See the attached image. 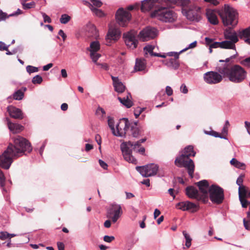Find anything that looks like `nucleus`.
Instances as JSON below:
<instances>
[{
  "instance_id": "obj_21",
  "label": "nucleus",
  "mask_w": 250,
  "mask_h": 250,
  "mask_svg": "<svg viewBox=\"0 0 250 250\" xmlns=\"http://www.w3.org/2000/svg\"><path fill=\"white\" fill-rule=\"evenodd\" d=\"M224 33L226 40H229L234 43L238 42V31L236 32L230 28H228L225 30Z\"/></svg>"
},
{
  "instance_id": "obj_27",
  "label": "nucleus",
  "mask_w": 250,
  "mask_h": 250,
  "mask_svg": "<svg viewBox=\"0 0 250 250\" xmlns=\"http://www.w3.org/2000/svg\"><path fill=\"white\" fill-rule=\"evenodd\" d=\"M131 95L129 93H127L124 97H118V99L121 104L127 108H130L133 105V102L131 100Z\"/></svg>"
},
{
  "instance_id": "obj_19",
  "label": "nucleus",
  "mask_w": 250,
  "mask_h": 250,
  "mask_svg": "<svg viewBox=\"0 0 250 250\" xmlns=\"http://www.w3.org/2000/svg\"><path fill=\"white\" fill-rule=\"evenodd\" d=\"M176 208L183 211L189 210L192 212L197 211L199 209L198 205L189 201H184L177 203Z\"/></svg>"
},
{
  "instance_id": "obj_43",
  "label": "nucleus",
  "mask_w": 250,
  "mask_h": 250,
  "mask_svg": "<svg viewBox=\"0 0 250 250\" xmlns=\"http://www.w3.org/2000/svg\"><path fill=\"white\" fill-rule=\"evenodd\" d=\"M43 81L42 78L39 75H37L34 77L32 80L33 84H41Z\"/></svg>"
},
{
  "instance_id": "obj_63",
  "label": "nucleus",
  "mask_w": 250,
  "mask_h": 250,
  "mask_svg": "<svg viewBox=\"0 0 250 250\" xmlns=\"http://www.w3.org/2000/svg\"><path fill=\"white\" fill-rule=\"evenodd\" d=\"M99 163L100 166L102 168H103L104 169H106L107 168L108 166L106 164V163H105L104 161H103L102 160H99Z\"/></svg>"
},
{
  "instance_id": "obj_53",
  "label": "nucleus",
  "mask_w": 250,
  "mask_h": 250,
  "mask_svg": "<svg viewBox=\"0 0 250 250\" xmlns=\"http://www.w3.org/2000/svg\"><path fill=\"white\" fill-rule=\"evenodd\" d=\"M93 6H95L97 7H100L102 5V2L100 0H91Z\"/></svg>"
},
{
  "instance_id": "obj_10",
  "label": "nucleus",
  "mask_w": 250,
  "mask_h": 250,
  "mask_svg": "<svg viewBox=\"0 0 250 250\" xmlns=\"http://www.w3.org/2000/svg\"><path fill=\"white\" fill-rule=\"evenodd\" d=\"M208 194L210 201L214 204H220L224 199L223 189L216 185L210 186Z\"/></svg>"
},
{
  "instance_id": "obj_6",
  "label": "nucleus",
  "mask_w": 250,
  "mask_h": 250,
  "mask_svg": "<svg viewBox=\"0 0 250 250\" xmlns=\"http://www.w3.org/2000/svg\"><path fill=\"white\" fill-rule=\"evenodd\" d=\"M146 141V139H142L134 144L130 141L122 143L121 149L125 160L129 163H136L137 160L132 155V149L135 150L137 148H139L140 146V144Z\"/></svg>"
},
{
  "instance_id": "obj_40",
  "label": "nucleus",
  "mask_w": 250,
  "mask_h": 250,
  "mask_svg": "<svg viewBox=\"0 0 250 250\" xmlns=\"http://www.w3.org/2000/svg\"><path fill=\"white\" fill-rule=\"evenodd\" d=\"M71 20V17L66 14H62L60 19V21L62 24L67 23Z\"/></svg>"
},
{
  "instance_id": "obj_32",
  "label": "nucleus",
  "mask_w": 250,
  "mask_h": 250,
  "mask_svg": "<svg viewBox=\"0 0 250 250\" xmlns=\"http://www.w3.org/2000/svg\"><path fill=\"white\" fill-rule=\"evenodd\" d=\"M221 48L233 49L235 50V52H237L235 43L228 40L221 42Z\"/></svg>"
},
{
  "instance_id": "obj_48",
  "label": "nucleus",
  "mask_w": 250,
  "mask_h": 250,
  "mask_svg": "<svg viewBox=\"0 0 250 250\" xmlns=\"http://www.w3.org/2000/svg\"><path fill=\"white\" fill-rule=\"evenodd\" d=\"M240 63L243 66L250 67V56L241 61Z\"/></svg>"
},
{
  "instance_id": "obj_15",
  "label": "nucleus",
  "mask_w": 250,
  "mask_h": 250,
  "mask_svg": "<svg viewBox=\"0 0 250 250\" xmlns=\"http://www.w3.org/2000/svg\"><path fill=\"white\" fill-rule=\"evenodd\" d=\"M136 35L137 32L134 30L125 33L123 35L126 46L131 49L136 48L137 46L138 41L136 38Z\"/></svg>"
},
{
  "instance_id": "obj_18",
  "label": "nucleus",
  "mask_w": 250,
  "mask_h": 250,
  "mask_svg": "<svg viewBox=\"0 0 250 250\" xmlns=\"http://www.w3.org/2000/svg\"><path fill=\"white\" fill-rule=\"evenodd\" d=\"M123 211L120 205L113 204L111 209L108 212L107 217L110 218L113 223L117 222L120 218Z\"/></svg>"
},
{
  "instance_id": "obj_9",
  "label": "nucleus",
  "mask_w": 250,
  "mask_h": 250,
  "mask_svg": "<svg viewBox=\"0 0 250 250\" xmlns=\"http://www.w3.org/2000/svg\"><path fill=\"white\" fill-rule=\"evenodd\" d=\"M17 158L16 153H13L12 146H8L7 149L0 155V167L5 169H9L13 160Z\"/></svg>"
},
{
  "instance_id": "obj_47",
  "label": "nucleus",
  "mask_w": 250,
  "mask_h": 250,
  "mask_svg": "<svg viewBox=\"0 0 250 250\" xmlns=\"http://www.w3.org/2000/svg\"><path fill=\"white\" fill-rule=\"evenodd\" d=\"M145 108H140L139 107L135 109L134 114L136 118H138L140 115L144 111Z\"/></svg>"
},
{
  "instance_id": "obj_64",
  "label": "nucleus",
  "mask_w": 250,
  "mask_h": 250,
  "mask_svg": "<svg viewBox=\"0 0 250 250\" xmlns=\"http://www.w3.org/2000/svg\"><path fill=\"white\" fill-rule=\"evenodd\" d=\"M245 126L247 129L248 133L250 135V123L248 121H245Z\"/></svg>"
},
{
  "instance_id": "obj_36",
  "label": "nucleus",
  "mask_w": 250,
  "mask_h": 250,
  "mask_svg": "<svg viewBox=\"0 0 250 250\" xmlns=\"http://www.w3.org/2000/svg\"><path fill=\"white\" fill-rule=\"evenodd\" d=\"M137 122H134L133 125H130L132 135L133 137H138L140 134L139 129L137 127Z\"/></svg>"
},
{
  "instance_id": "obj_1",
  "label": "nucleus",
  "mask_w": 250,
  "mask_h": 250,
  "mask_svg": "<svg viewBox=\"0 0 250 250\" xmlns=\"http://www.w3.org/2000/svg\"><path fill=\"white\" fill-rule=\"evenodd\" d=\"M238 55L236 54L226 59L225 60H219L220 62H223V67L219 68V71L224 76V78L228 79L230 82L239 83L243 82L247 78V72L241 66L234 64L232 60Z\"/></svg>"
},
{
  "instance_id": "obj_5",
  "label": "nucleus",
  "mask_w": 250,
  "mask_h": 250,
  "mask_svg": "<svg viewBox=\"0 0 250 250\" xmlns=\"http://www.w3.org/2000/svg\"><path fill=\"white\" fill-rule=\"evenodd\" d=\"M14 144H10L8 146H12L13 153L16 154L17 157H20L27 151L29 153L32 151V146L30 143L25 138L18 136L13 138Z\"/></svg>"
},
{
  "instance_id": "obj_44",
  "label": "nucleus",
  "mask_w": 250,
  "mask_h": 250,
  "mask_svg": "<svg viewBox=\"0 0 250 250\" xmlns=\"http://www.w3.org/2000/svg\"><path fill=\"white\" fill-rule=\"evenodd\" d=\"M26 69L27 72L30 74L39 71V68L38 67L32 65H27L26 67Z\"/></svg>"
},
{
  "instance_id": "obj_49",
  "label": "nucleus",
  "mask_w": 250,
  "mask_h": 250,
  "mask_svg": "<svg viewBox=\"0 0 250 250\" xmlns=\"http://www.w3.org/2000/svg\"><path fill=\"white\" fill-rule=\"evenodd\" d=\"M181 53H180V52H169L167 53V54L164 53V54L166 55V56H170V57L173 56L174 57V58H175L176 59H178V58L179 57V55Z\"/></svg>"
},
{
  "instance_id": "obj_58",
  "label": "nucleus",
  "mask_w": 250,
  "mask_h": 250,
  "mask_svg": "<svg viewBox=\"0 0 250 250\" xmlns=\"http://www.w3.org/2000/svg\"><path fill=\"white\" fill-rule=\"evenodd\" d=\"M243 222L245 229L248 230H250V222H247L246 218L243 219Z\"/></svg>"
},
{
  "instance_id": "obj_24",
  "label": "nucleus",
  "mask_w": 250,
  "mask_h": 250,
  "mask_svg": "<svg viewBox=\"0 0 250 250\" xmlns=\"http://www.w3.org/2000/svg\"><path fill=\"white\" fill-rule=\"evenodd\" d=\"M186 194L190 198H194L198 201H201L202 198L199 191L193 187L190 186L186 188Z\"/></svg>"
},
{
  "instance_id": "obj_59",
  "label": "nucleus",
  "mask_w": 250,
  "mask_h": 250,
  "mask_svg": "<svg viewBox=\"0 0 250 250\" xmlns=\"http://www.w3.org/2000/svg\"><path fill=\"white\" fill-rule=\"evenodd\" d=\"M96 65L100 66L101 68H103L104 70H108V65L107 63H98L97 62H95Z\"/></svg>"
},
{
  "instance_id": "obj_2",
  "label": "nucleus",
  "mask_w": 250,
  "mask_h": 250,
  "mask_svg": "<svg viewBox=\"0 0 250 250\" xmlns=\"http://www.w3.org/2000/svg\"><path fill=\"white\" fill-rule=\"evenodd\" d=\"M167 6L172 4H176L179 1L183 6L182 13L187 18L191 21H199L201 19V8L195 4H192L189 0H164Z\"/></svg>"
},
{
  "instance_id": "obj_26",
  "label": "nucleus",
  "mask_w": 250,
  "mask_h": 250,
  "mask_svg": "<svg viewBox=\"0 0 250 250\" xmlns=\"http://www.w3.org/2000/svg\"><path fill=\"white\" fill-rule=\"evenodd\" d=\"M156 0H144L142 2L141 10L143 12L151 10L155 6Z\"/></svg>"
},
{
  "instance_id": "obj_57",
  "label": "nucleus",
  "mask_w": 250,
  "mask_h": 250,
  "mask_svg": "<svg viewBox=\"0 0 250 250\" xmlns=\"http://www.w3.org/2000/svg\"><path fill=\"white\" fill-rule=\"evenodd\" d=\"M96 114L101 115V116L103 117L105 115V112L103 108L99 107L96 110Z\"/></svg>"
},
{
  "instance_id": "obj_4",
  "label": "nucleus",
  "mask_w": 250,
  "mask_h": 250,
  "mask_svg": "<svg viewBox=\"0 0 250 250\" xmlns=\"http://www.w3.org/2000/svg\"><path fill=\"white\" fill-rule=\"evenodd\" d=\"M223 25L225 26L235 27L238 22V13L236 9L229 4H225L217 10Z\"/></svg>"
},
{
  "instance_id": "obj_39",
  "label": "nucleus",
  "mask_w": 250,
  "mask_h": 250,
  "mask_svg": "<svg viewBox=\"0 0 250 250\" xmlns=\"http://www.w3.org/2000/svg\"><path fill=\"white\" fill-rule=\"evenodd\" d=\"M248 189L244 186L238 188L239 197H246Z\"/></svg>"
},
{
  "instance_id": "obj_37",
  "label": "nucleus",
  "mask_w": 250,
  "mask_h": 250,
  "mask_svg": "<svg viewBox=\"0 0 250 250\" xmlns=\"http://www.w3.org/2000/svg\"><path fill=\"white\" fill-rule=\"evenodd\" d=\"M89 7L91 10L92 11L93 14H94L97 16L99 17H102L104 16V14L102 10L100 9H98L97 8L94 7L92 4L89 3Z\"/></svg>"
},
{
  "instance_id": "obj_25",
  "label": "nucleus",
  "mask_w": 250,
  "mask_h": 250,
  "mask_svg": "<svg viewBox=\"0 0 250 250\" xmlns=\"http://www.w3.org/2000/svg\"><path fill=\"white\" fill-rule=\"evenodd\" d=\"M10 116L15 119H22L23 116L21 111L14 106H10L7 107Z\"/></svg>"
},
{
  "instance_id": "obj_22",
  "label": "nucleus",
  "mask_w": 250,
  "mask_h": 250,
  "mask_svg": "<svg viewBox=\"0 0 250 250\" xmlns=\"http://www.w3.org/2000/svg\"><path fill=\"white\" fill-rule=\"evenodd\" d=\"M217 11L212 9H208L206 11V16L209 22L212 25H217L219 20L217 17Z\"/></svg>"
},
{
  "instance_id": "obj_14",
  "label": "nucleus",
  "mask_w": 250,
  "mask_h": 250,
  "mask_svg": "<svg viewBox=\"0 0 250 250\" xmlns=\"http://www.w3.org/2000/svg\"><path fill=\"white\" fill-rule=\"evenodd\" d=\"M158 35V30L154 27L147 26L141 30L138 37L143 42L148 41L155 38Z\"/></svg>"
},
{
  "instance_id": "obj_11",
  "label": "nucleus",
  "mask_w": 250,
  "mask_h": 250,
  "mask_svg": "<svg viewBox=\"0 0 250 250\" xmlns=\"http://www.w3.org/2000/svg\"><path fill=\"white\" fill-rule=\"evenodd\" d=\"M130 126V124L128 119L125 118L121 119L116 126V129L114 127H112V133L117 137H125Z\"/></svg>"
},
{
  "instance_id": "obj_54",
  "label": "nucleus",
  "mask_w": 250,
  "mask_h": 250,
  "mask_svg": "<svg viewBox=\"0 0 250 250\" xmlns=\"http://www.w3.org/2000/svg\"><path fill=\"white\" fill-rule=\"evenodd\" d=\"M244 176L243 175H241L237 179L236 184L239 186V187L243 186L242 184H243V177H244Z\"/></svg>"
},
{
  "instance_id": "obj_30",
  "label": "nucleus",
  "mask_w": 250,
  "mask_h": 250,
  "mask_svg": "<svg viewBox=\"0 0 250 250\" xmlns=\"http://www.w3.org/2000/svg\"><path fill=\"white\" fill-rule=\"evenodd\" d=\"M154 48V46L153 45H147L144 48V50L146 54L149 53L150 54L151 56L159 57L163 58H165L166 57V55H165V54H161L160 53H154L153 51Z\"/></svg>"
},
{
  "instance_id": "obj_42",
  "label": "nucleus",
  "mask_w": 250,
  "mask_h": 250,
  "mask_svg": "<svg viewBox=\"0 0 250 250\" xmlns=\"http://www.w3.org/2000/svg\"><path fill=\"white\" fill-rule=\"evenodd\" d=\"M204 132L206 134L209 135L214 136L215 137H218V138H220L221 139H227L226 137L220 135L218 132H217L215 131H213V130H211L210 131L205 130V131H204Z\"/></svg>"
},
{
  "instance_id": "obj_35",
  "label": "nucleus",
  "mask_w": 250,
  "mask_h": 250,
  "mask_svg": "<svg viewBox=\"0 0 250 250\" xmlns=\"http://www.w3.org/2000/svg\"><path fill=\"white\" fill-rule=\"evenodd\" d=\"M230 163L232 166L238 168L245 169L246 168V165L244 163L238 161L235 158L232 159L230 161Z\"/></svg>"
},
{
  "instance_id": "obj_13",
  "label": "nucleus",
  "mask_w": 250,
  "mask_h": 250,
  "mask_svg": "<svg viewBox=\"0 0 250 250\" xmlns=\"http://www.w3.org/2000/svg\"><path fill=\"white\" fill-rule=\"evenodd\" d=\"M121 36V31L119 29L115 26L109 25L108 30L105 37L107 45H110L111 43L117 41Z\"/></svg>"
},
{
  "instance_id": "obj_34",
  "label": "nucleus",
  "mask_w": 250,
  "mask_h": 250,
  "mask_svg": "<svg viewBox=\"0 0 250 250\" xmlns=\"http://www.w3.org/2000/svg\"><path fill=\"white\" fill-rule=\"evenodd\" d=\"M238 35L240 39L248 38L250 37V26L244 29L238 30Z\"/></svg>"
},
{
  "instance_id": "obj_41",
  "label": "nucleus",
  "mask_w": 250,
  "mask_h": 250,
  "mask_svg": "<svg viewBox=\"0 0 250 250\" xmlns=\"http://www.w3.org/2000/svg\"><path fill=\"white\" fill-rule=\"evenodd\" d=\"M183 234L184 237L186 239L185 245L187 248H189L191 244L192 239L191 238L189 235L188 233H187L186 231H183Z\"/></svg>"
},
{
  "instance_id": "obj_7",
  "label": "nucleus",
  "mask_w": 250,
  "mask_h": 250,
  "mask_svg": "<svg viewBox=\"0 0 250 250\" xmlns=\"http://www.w3.org/2000/svg\"><path fill=\"white\" fill-rule=\"evenodd\" d=\"M151 16L165 22H172L177 18L176 14L173 11L164 7L154 10L151 13Z\"/></svg>"
},
{
  "instance_id": "obj_17",
  "label": "nucleus",
  "mask_w": 250,
  "mask_h": 250,
  "mask_svg": "<svg viewBox=\"0 0 250 250\" xmlns=\"http://www.w3.org/2000/svg\"><path fill=\"white\" fill-rule=\"evenodd\" d=\"M131 14L123 8H119L116 14V19L118 24L122 26L126 25L131 19Z\"/></svg>"
},
{
  "instance_id": "obj_51",
  "label": "nucleus",
  "mask_w": 250,
  "mask_h": 250,
  "mask_svg": "<svg viewBox=\"0 0 250 250\" xmlns=\"http://www.w3.org/2000/svg\"><path fill=\"white\" fill-rule=\"evenodd\" d=\"M7 239H9V233L7 231H0V239L1 240H5Z\"/></svg>"
},
{
  "instance_id": "obj_60",
  "label": "nucleus",
  "mask_w": 250,
  "mask_h": 250,
  "mask_svg": "<svg viewBox=\"0 0 250 250\" xmlns=\"http://www.w3.org/2000/svg\"><path fill=\"white\" fill-rule=\"evenodd\" d=\"M210 48H221V42H213L211 44H210Z\"/></svg>"
},
{
  "instance_id": "obj_20",
  "label": "nucleus",
  "mask_w": 250,
  "mask_h": 250,
  "mask_svg": "<svg viewBox=\"0 0 250 250\" xmlns=\"http://www.w3.org/2000/svg\"><path fill=\"white\" fill-rule=\"evenodd\" d=\"M100 49V44L98 41L91 42L89 48L88 49L90 51V58L94 62H96L101 57V55L97 52Z\"/></svg>"
},
{
  "instance_id": "obj_33",
  "label": "nucleus",
  "mask_w": 250,
  "mask_h": 250,
  "mask_svg": "<svg viewBox=\"0 0 250 250\" xmlns=\"http://www.w3.org/2000/svg\"><path fill=\"white\" fill-rule=\"evenodd\" d=\"M146 68V62L145 60L137 59L134 69L138 71H141L145 70Z\"/></svg>"
},
{
  "instance_id": "obj_12",
  "label": "nucleus",
  "mask_w": 250,
  "mask_h": 250,
  "mask_svg": "<svg viewBox=\"0 0 250 250\" xmlns=\"http://www.w3.org/2000/svg\"><path fill=\"white\" fill-rule=\"evenodd\" d=\"M158 168L157 165L150 164L142 167H137L136 169L142 176L148 177L156 175Z\"/></svg>"
},
{
  "instance_id": "obj_8",
  "label": "nucleus",
  "mask_w": 250,
  "mask_h": 250,
  "mask_svg": "<svg viewBox=\"0 0 250 250\" xmlns=\"http://www.w3.org/2000/svg\"><path fill=\"white\" fill-rule=\"evenodd\" d=\"M223 67V63L218 65L216 67V71H210L205 73L203 75L204 81L208 84H216L221 83L224 76L219 72V68Z\"/></svg>"
},
{
  "instance_id": "obj_3",
  "label": "nucleus",
  "mask_w": 250,
  "mask_h": 250,
  "mask_svg": "<svg viewBox=\"0 0 250 250\" xmlns=\"http://www.w3.org/2000/svg\"><path fill=\"white\" fill-rule=\"evenodd\" d=\"M195 152L193 146H188L181 152V154L175 160V164L179 167H184L188 170V174L191 178L193 177L195 166L193 161L189 158L190 156H194Z\"/></svg>"
},
{
  "instance_id": "obj_52",
  "label": "nucleus",
  "mask_w": 250,
  "mask_h": 250,
  "mask_svg": "<svg viewBox=\"0 0 250 250\" xmlns=\"http://www.w3.org/2000/svg\"><path fill=\"white\" fill-rule=\"evenodd\" d=\"M4 182H5V177L3 173L0 169V185L1 187L3 188L4 186Z\"/></svg>"
},
{
  "instance_id": "obj_62",
  "label": "nucleus",
  "mask_w": 250,
  "mask_h": 250,
  "mask_svg": "<svg viewBox=\"0 0 250 250\" xmlns=\"http://www.w3.org/2000/svg\"><path fill=\"white\" fill-rule=\"evenodd\" d=\"M180 90L181 92L184 94H187L188 92V89L184 83L181 85L180 87Z\"/></svg>"
},
{
  "instance_id": "obj_46",
  "label": "nucleus",
  "mask_w": 250,
  "mask_h": 250,
  "mask_svg": "<svg viewBox=\"0 0 250 250\" xmlns=\"http://www.w3.org/2000/svg\"><path fill=\"white\" fill-rule=\"evenodd\" d=\"M239 199L242 207L244 208H247L248 206L250 204V202L246 199V197H239Z\"/></svg>"
},
{
  "instance_id": "obj_28",
  "label": "nucleus",
  "mask_w": 250,
  "mask_h": 250,
  "mask_svg": "<svg viewBox=\"0 0 250 250\" xmlns=\"http://www.w3.org/2000/svg\"><path fill=\"white\" fill-rule=\"evenodd\" d=\"M113 84L116 91L118 93H122L125 89V86L123 83L120 81L118 77L112 76Z\"/></svg>"
},
{
  "instance_id": "obj_56",
  "label": "nucleus",
  "mask_w": 250,
  "mask_h": 250,
  "mask_svg": "<svg viewBox=\"0 0 250 250\" xmlns=\"http://www.w3.org/2000/svg\"><path fill=\"white\" fill-rule=\"evenodd\" d=\"M115 239V237L113 236L105 235L104 237V240L108 243L112 242Z\"/></svg>"
},
{
  "instance_id": "obj_16",
  "label": "nucleus",
  "mask_w": 250,
  "mask_h": 250,
  "mask_svg": "<svg viewBox=\"0 0 250 250\" xmlns=\"http://www.w3.org/2000/svg\"><path fill=\"white\" fill-rule=\"evenodd\" d=\"M199 189L201 201L206 203L208 201V192L210 186L207 180H201L196 183Z\"/></svg>"
},
{
  "instance_id": "obj_45",
  "label": "nucleus",
  "mask_w": 250,
  "mask_h": 250,
  "mask_svg": "<svg viewBox=\"0 0 250 250\" xmlns=\"http://www.w3.org/2000/svg\"><path fill=\"white\" fill-rule=\"evenodd\" d=\"M22 5L24 9H28L32 8H34L35 5V2L34 1L30 2L29 3H22Z\"/></svg>"
},
{
  "instance_id": "obj_38",
  "label": "nucleus",
  "mask_w": 250,
  "mask_h": 250,
  "mask_svg": "<svg viewBox=\"0 0 250 250\" xmlns=\"http://www.w3.org/2000/svg\"><path fill=\"white\" fill-rule=\"evenodd\" d=\"M24 96V93L21 90L19 89L15 92L13 94V98L16 100H21Z\"/></svg>"
},
{
  "instance_id": "obj_23",
  "label": "nucleus",
  "mask_w": 250,
  "mask_h": 250,
  "mask_svg": "<svg viewBox=\"0 0 250 250\" xmlns=\"http://www.w3.org/2000/svg\"><path fill=\"white\" fill-rule=\"evenodd\" d=\"M85 31L86 35L88 37L97 38L99 36L98 30H97L95 26L91 23H89L86 24L85 28Z\"/></svg>"
},
{
  "instance_id": "obj_55",
  "label": "nucleus",
  "mask_w": 250,
  "mask_h": 250,
  "mask_svg": "<svg viewBox=\"0 0 250 250\" xmlns=\"http://www.w3.org/2000/svg\"><path fill=\"white\" fill-rule=\"evenodd\" d=\"M41 14L43 18V21L44 22L50 23L51 22V19H50V18L48 16H47L45 13L42 12Z\"/></svg>"
},
{
  "instance_id": "obj_61",
  "label": "nucleus",
  "mask_w": 250,
  "mask_h": 250,
  "mask_svg": "<svg viewBox=\"0 0 250 250\" xmlns=\"http://www.w3.org/2000/svg\"><path fill=\"white\" fill-rule=\"evenodd\" d=\"M166 92L167 94L170 96L173 94V90L169 86H167L166 87Z\"/></svg>"
},
{
  "instance_id": "obj_29",
  "label": "nucleus",
  "mask_w": 250,
  "mask_h": 250,
  "mask_svg": "<svg viewBox=\"0 0 250 250\" xmlns=\"http://www.w3.org/2000/svg\"><path fill=\"white\" fill-rule=\"evenodd\" d=\"M177 60L178 59H176L175 58H170L163 61V62L168 67L176 70L179 68L180 65Z\"/></svg>"
},
{
  "instance_id": "obj_50",
  "label": "nucleus",
  "mask_w": 250,
  "mask_h": 250,
  "mask_svg": "<svg viewBox=\"0 0 250 250\" xmlns=\"http://www.w3.org/2000/svg\"><path fill=\"white\" fill-rule=\"evenodd\" d=\"M196 44H197V42L196 41L190 43L188 47H187L185 48L184 49H182V50H181L180 51V53H183L188 49L193 48L196 47Z\"/></svg>"
},
{
  "instance_id": "obj_31",
  "label": "nucleus",
  "mask_w": 250,
  "mask_h": 250,
  "mask_svg": "<svg viewBox=\"0 0 250 250\" xmlns=\"http://www.w3.org/2000/svg\"><path fill=\"white\" fill-rule=\"evenodd\" d=\"M7 124L9 129L14 133H18L22 130L23 126L18 124H14L10 122L8 119H7Z\"/></svg>"
}]
</instances>
